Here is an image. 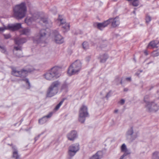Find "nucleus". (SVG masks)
Here are the masks:
<instances>
[{"label": "nucleus", "instance_id": "1", "mask_svg": "<svg viewBox=\"0 0 159 159\" xmlns=\"http://www.w3.org/2000/svg\"><path fill=\"white\" fill-rule=\"evenodd\" d=\"M34 70L33 67L30 66H27L25 69H23L21 71H18L16 68H13L12 74L13 75L22 78V80L26 84V88L27 89H29L31 87L29 79L25 78V77L27 75L28 73Z\"/></svg>", "mask_w": 159, "mask_h": 159}, {"label": "nucleus", "instance_id": "2", "mask_svg": "<svg viewBox=\"0 0 159 159\" xmlns=\"http://www.w3.org/2000/svg\"><path fill=\"white\" fill-rule=\"evenodd\" d=\"M34 21L42 23L43 22L47 27H50L52 26V23L49 21L47 18L45 17L43 14H39L34 15L32 17H28L25 20V23L28 25H30L33 24Z\"/></svg>", "mask_w": 159, "mask_h": 159}, {"label": "nucleus", "instance_id": "3", "mask_svg": "<svg viewBox=\"0 0 159 159\" xmlns=\"http://www.w3.org/2000/svg\"><path fill=\"white\" fill-rule=\"evenodd\" d=\"M27 9L25 2L17 5L13 9L14 15L17 19L24 17L25 15Z\"/></svg>", "mask_w": 159, "mask_h": 159}, {"label": "nucleus", "instance_id": "4", "mask_svg": "<svg viewBox=\"0 0 159 159\" xmlns=\"http://www.w3.org/2000/svg\"><path fill=\"white\" fill-rule=\"evenodd\" d=\"M61 74L57 67H54L44 74L43 76L46 80L51 81L59 77Z\"/></svg>", "mask_w": 159, "mask_h": 159}, {"label": "nucleus", "instance_id": "5", "mask_svg": "<svg viewBox=\"0 0 159 159\" xmlns=\"http://www.w3.org/2000/svg\"><path fill=\"white\" fill-rule=\"evenodd\" d=\"M49 34L47 32L46 30H41L40 32L39 35H35L33 38L34 43H45Z\"/></svg>", "mask_w": 159, "mask_h": 159}, {"label": "nucleus", "instance_id": "6", "mask_svg": "<svg viewBox=\"0 0 159 159\" xmlns=\"http://www.w3.org/2000/svg\"><path fill=\"white\" fill-rule=\"evenodd\" d=\"M82 63L80 60H77L70 66L68 70V74L71 76L77 74L81 70Z\"/></svg>", "mask_w": 159, "mask_h": 159}, {"label": "nucleus", "instance_id": "7", "mask_svg": "<svg viewBox=\"0 0 159 159\" xmlns=\"http://www.w3.org/2000/svg\"><path fill=\"white\" fill-rule=\"evenodd\" d=\"M148 96H146L144 98V101L146 103L145 106L147 111L149 112H156L159 109V104L153 102H148L147 99L148 98Z\"/></svg>", "mask_w": 159, "mask_h": 159}, {"label": "nucleus", "instance_id": "8", "mask_svg": "<svg viewBox=\"0 0 159 159\" xmlns=\"http://www.w3.org/2000/svg\"><path fill=\"white\" fill-rule=\"evenodd\" d=\"M60 85V82L58 81L53 82L48 90L47 96L51 97L55 95L58 93L59 87Z\"/></svg>", "mask_w": 159, "mask_h": 159}, {"label": "nucleus", "instance_id": "9", "mask_svg": "<svg viewBox=\"0 0 159 159\" xmlns=\"http://www.w3.org/2000/svg\"><path fill=\"white\" fill-rule=\"evenodd\" d=\"M139 136V132H134L132 127L128 129L125 134L126 139L129 142H132L135 140Z\"/></svg>", "mask_w": 159, "mask_h": 159}, {"label": "nucleus", "instance_id": "10", "mask_svg": "<svg viewBox=\"0 0 159 159\" xmlns=\"http://www.w3.org/2000/svg\"><path fill=\"white\" fill-rule=\"evenodd\" d=\"M89 116L87 107L83 105L80 108L79 112L78 120L79 121L83 123L85 121L86 117Z\"/></svg>", "mask_w": 159, "mask_h": 159}, {"label": "nucleus", "instance_id": "11", "mask_svg": "<svg viewBox=\"0 0 159 159\" xmlns=\"http://www.w3.org/2000/svg\"><path fill=\"white\" fill-rule=\"evenodd\" d=\"M58 25L61 26L63 31L64 32L68 31L70 30V25L69 23H66L65 20L61 18L60 16L57 20Z\"/></svg>", "mask_w": 159, "mask_h": 159}, {"label": "nucleus", "instance_id": "12", "mask_svg": "<svg viewBox=\"0 0 159 159\" xmlns=\"http://www.w3.org/2000/svg\"><path fill=\"white\" fill-rule=\"evenodd\" d=\"M79 145L78 143L71 145L69 148L68 155L71 157L74 156L79 150Z\"/></svg>", "mask_w": 159, "mask_h": 159}, {"label": "nucleus", "instance_id": "13", "mask_svg": "<svg viewBox=\"0 0 159 159\" xmlns=\"http://www.w3.org/2000/svg\"><path fill=\"white\" fill-rule=\"evenodd\" d=\"M53 36L52 39L53 41L57 43L61 44L64 42L63 38L57 31L53 32Z\"/></svg>", "mask_w": 159, "mask_h": 159}, {"label": "nucleus", "instance_id": "14", "mask_svg": "<svg viewBox=\"0 0 159 159\" xmlns=\"http://www.w3.org/2000/svg\"><path fill=\"white\" fill-rule=\"evenodd\" d=\"M21 28V24L20 23H16L15 24H10L8 25L6 29L12 31L17 30Z\"/></svg>", "mask_w": 159, "mask_h": 159}, {"label": "nucleus", "instance_id": "15", "mask_svg": "<svg viewBox=\"0 0 159 159\" xmlns=\"http://www.w3.org/2000/svg\"><path fill=\"white\" fill-rule=\"evenodd\" d=\"M53 113V112H51L46 116L40 119L39 121V123L40 124H43L45 123L48 120V119L50 118L52 116Z\"/></svg>", "mask_w": 159, "mask_h": 159}, {"label": "nucleus", "instance_id": "16", "mask_svg": "<svg viewBox=\"0 0 159 159\" xmlns=\"http://www.w3.org/2000/svg\"><path fill=\"white\" fill-rule=\"evenodd\" d=\"M67 136L68 140L73 141L77 137V132L75 130L71 131L68 134Z\"/></svg>", "mask_w": 159, "mask_h": 159}, {"label": "nucleus", "instance_id": "17", "mask_svg": "<svg viewBox=\"0 0 159 159\" xmlns=\"http://www.w3.org/2000/svg\"><path fill=\"white\" fill-rule=\"evenodd\" d=\"M108 20H109V23L111 22L112 26L114 27L117 26L120 24L119 18L118 17H116L113 19H109Z\"/></svg>", "mask_w": 159, "mask_h": 159}, {"label": "nucleus", "instance_id": "18", "mask_svg": "<svg viewBox=\"0 0 159 159\" xmlns=\"http://www.w3.org/2000/svg\"><path fill=\"white\" fill-rule=\"evenodd\" d=\"M27 41V39L25 38L21 39L16 38L15 39V43L18 45L25 43Z\"/></svg>", "mask_w": 159, "mask_h": 159}, {"label": "nucleus", "instance_id": "19", "mask_svg": "<svg viewBox=\"0 0 159 159\" xmlns=\"http://www.w3.org/2000/svg\"><path fill=\"white\" fill-rule=\"evenodd\" d=\"M109 24V20H107L103 23H98L97 25V27L98 29L101 30L105 27H106Z\"/></svg>", "mask_w": 159, "mask_h": 159}, {"label": "nucleus", "instance_id": "20", "mask_svg": "<svg viewBox=\"0 0 159 159\" xmlns=\"http://www.w3.org/2000/svg\"><path fill=\"white\" fill-rule=\"evenodd\" d=\"M103 156V152L99 151L97 152L95 154L93 155L89 159H101Z\"/></svg>", "mask_w": 159, "mask_h": 159}, {"label": "nucleus", "instance_id": "21", "mask_svg": "<svg viewBox=\"0 0 159 159\" xmlns=\"http://www.w3.org/2000/svg\"><path fill=\"white\" fill-rule=\"evenodd\" d=\"M159 41L157 40H153L150 42L147 46V48H152L157 47V45L158 44Z\"/></svg>", "mask_w": 159, "mask_h": 159}, {"label": "nucleus", "instance_id": "22", "mask_svg": "<svg viewBox=\"0 0 159 159\" xmlns=\"http://www.w3.org/2000/svg\"><path fill=\"white\" fill-rule=\"evenodd\" d=\"M121 151L122 152H124L126 155L130 153V151L127 149V147L125 143H123L121 147Z\"/></svg>", "mask_w": 159, "mask_h": 159}, {"label": "nucleus", "instance_id": "23", "mask_svg": "<svg viewBox=\"0 0 159 159\" xmlns=\"http://www.w3.org/2000/svg\"><path fill=\"white\" fill-rule=\"evenodd\" d=\"M21 34H24L26 35H28L30 34L31 33L30 30L28 28H24L22 30L20 31Z\"/></svg>", "mask_w": 159, "mask_h": 159}, {"label": "nucleus", "instance_id": "24", "mask_svg": "<svg viewBox=\"0 0 159 159\" xmlns=\"http://www.w3.org/2000/svg\"><path fill=\"white\" fill-rule=\"evenodd\" d=\"M108 56L107 54H104L101 55L99 58L101 62H105L108 59Z\"/></svg>", "mask_w": 159, "mask_h": 159}, {"label": "nucleus", "instance_id": "25", "mask_svg": "<svg viewBox=\"0 0 159 159\" xmlns=\"http://www.w3.org/2000/svg\"><path fill=\"white\" fill-rule=\"evenodd\" d=\"M12 148L13 150V157L16 159H18L19 158V156L18 155L17 150L15 147H13Z\"/></svg>", "mask_w": 159, "mask_h": 159}, {"label": "nucleus", "instance_id": "26", "mask_svg": "<svg viewBox=\"0 0 159 159\" xmlns=\"http://www.w3.org/2000/svg\"><path fill=\"white\" fill-rule=\"evenodd\" d=\"M101 95H102L101 97L102 98H106L107 99L111 96V92H108L107 93L104 94V92H102V93H101Z\"/></svg>", "mask_w": 159, "mask_h": 159}, {"label": "nucleus", "instance_id": "27", "mask_svg": "<svg viewBox=\"0 0 159 159\" xmlns=\"http://www.w3.org/2000/svg\"><path fill=\"white\" fill-rule=\"evenodd\" d=\"M152 159H159V152L156 151L152 153Z\"/></svg>", "mask_w": 159, "mask_h": 159}, {"label": "nucleus", "instance_id": "28", "mask_svg": "<svg viewBox=\"0 0 159 159\" xmlns=\"http://www.w3.org/2000/svg\"><path fill=\"white\" fill-rule=\"evenodd\" d=\"M132 2V4L134 7L138 6L139 4V0H128Z\"/></svg>", "mask_w": 159, "mask_h": 159}, {"label": "nucleus", "instance_id": "29", "mask_svg": "<svg viewBox=\"0 0 159 159\" xmlns=\"http://www.w3.org/2000/svg\"><path fill=\"white\" fill-rule=\"evenodd\" d=\"M64 101V99H62L58 104L56 107L55 108H54V110L55 111H57L58 110L59 108L62 105V103Z\"/></svg>", "mask_w": 159, "mask_h": 159}, {"label": "nucleus", "instance_id": "30", "mask_svg": "<svg viewBox=\"0 0 159 159\" xmlns=\"http://www.w3.org/2000/svg\"><path fill=\"white\" fill-rule=\"evenodd\" d=\"M152 55L154 57H157L159 55V48L157 50L154 51L152 53Z\"/></svg>", "mask_w": 159, "mask_h": 159}, {"label": "nucleus", "instance_id": "31", "mask_svg": "<svg viewBox=\"0 0 159 159\" xmlns=\"http://www.w3.org/2000/svg\"><path fill=\"white\" fill-rule=\"evenodd\" d=\"M83 48L84 49H87L89 48L88 44L87 42H84L82 44Z\"/></svg>", "mask_w": 159, "mask_h": 159}, {"label": "nucleus", "instance_id": "32", "mask_svg": "<svg viewBox=\"0 0 159 159\" xmlns=\"http://www.w3.org/2000/svg\"><path fill=\"white\" fill-rule=\"evenodd\" d=\"M0 51L2 53L6 54L7 53L6 49L5 47L0 46Z\"/></svg>", "mask_w": 159, "mask_h": 159}, {"label": "nucleus", "instance_id": "33", "mask_svg": "<svg viewBox=\"0 0 159 159\" xmlns=\"http://www.w3.org/2000/svg\"><path fill=\"white\" fill-rule=\"evenodd\" d=\"M67 85L66 84H63L61 87V89L62 90H66L67 89Z\"/></svg>", "mask_w": 159, "mask_h": 159}, {"label": "nucleus", "instance_id": "34", "mask_svg": "<svg viewBox=\"0 0 159 159\" xmlns=\"http://www.w3.org/2000/svg\"><path fill=\"white\" fill-rule=\"evenodd\" d=\"M151 17L150 16H146V22L147 23H148V22H149L150 21H151Z\"/></svg>", "mask_w": 159, "mask_h": 159}, {"label": "nucleus", "instance_id": "35", "mask_svg": "<svg viewBox=\"0 0 159 159\" xmlns=\"http://www.w3.org/2000/svg\"><path fill=\"white\" fill-rule=\"evenodd\" d=\"M14 49L16 51L19 50L21 52V47L20 46H18V47L15 46L14 47Z\"/></svg>", "mask_w": 159, "mask_h": 159}, {"label": "nucleus", "instance_id": "36", "mask_svg": "<svg viewBox=\"0 0 159 159\" xmlns=\"http://www.w3.org/2000/svg\"><path fill=\"white\" fill-rule=\"evenodd\" d=\"M6 28H7V26H4L3 27H0V31H2L6 30H8L6 29Z\"/></svg>", "mask_w": 159, "mask_h": 159}, {"label": "nucleus", "instance_id": "37", "mask_svg": "<svg viewBox=\"0 0 159 159\" xmlns=\"http://www.w3.org/2000/svg\"><path fill=\"white\" fill-rule=\"evenodd\" d=\"M51 11L54 14L55 13L57 12V8L56 7H54L53 9L51 10Z\"/></svg>", "mask_w": 159, "mask_h": 159}, {"label": "nucleus", "instance_id": "38", "mask_svg": "<svg viewBox=\"0 0 159 159\" xmlns=\"http://www.w3.org/2000/svg\"><path fill=\"white\" fill-rule=\"evenodd\" d=\"M4 37L6 39L10 38L11 37V35L10 34H4Z\"/></svg>", "mask_w": 159, "mask_h": 159}, {"label": "nucleus", "instance_id": "39", "mask_svg": "<svg viewBox=\"0 0 159 159\" xmlns=\"http://www.w3.org/2000/svg\"><path fill=\"white\" fill-rule=\"evenodd\" d=\"M125 102V100L123 99H122L120 101L119 103L121 105H122Z\"/></svg>", "mask_w": 159, "mask_h": 159}, {"label": "nucleus", "instance_id": "40", "mask_svg": "<svg viewBox=\"0 0 159 159\" xmlns=\"http://www.w3.org/2000/svg\"><path fill=\"white\" fill-rule=\"evenodd\" d=\"M116 80H117L118 82H117V84H118L119 83H122V80L120 78H118Z\"/></svg>", "mask_w": 159, "mask_h": 159}, {"label": "nucleus", "instance_id": "41", "mask_svg": "<svg viewBox=\"0 0 159 159\" xmlns=\"http://www.w3.org/2000/svg\"><path fill=\"white\" fill-rule=\"evenodd\" d=\"M127 155L125 154H124L123 155L121 156L120 159H125L124 157Z\"/></svg>", "mask_w": 159, "mask_h": 159}, {"label": "nucleus", "instance_id": "42", "mask_svg": "<svg viewBox=\"0 0 159 159\" xmlns=\"http://www.w3.org/2000/svg\"><path fill=\"white\" fill-rule=\"evenodd\" d=\"M40 135H39L35 137L34 138L35 142H36L39 138Z\"/></svg>", "mask_w": 159, "mask_h": 159}, {"label": "nucleus", "instance_id": "43", "mask_svg": "<svg viewBox=\"0 0 159 159\" xmlns=\"http://www.w3.org/2000/svg\"><path fill=\"white\" fill-rule=\"evenodd\" d=\"M131 78L130 77H127L126 78V80L129 81H131Z\"/></svg>", "mask_w": 159, "mask_h": 159}, {"label": "nucleus", "instance_id": "44", "mask_svg": "<svg viewBox=\"0 0 159 159\" xmlns=\"http://www.w3.org/2000/svg\"><path fill=\"white\" fill-rule=\"evenodd\" d=\"M144 53L146 55H148V52H147V51L146 50L144 51Z\"/></svg>", "mask_w": 159, "mask_h": 159}, {"label": "nucleus", "instance_id": "45", "mask_svg": "<svg viewBox=\"0 0 159 159\" xmlns=\"http://www.w3.org/2000/svg\"><path fill=\"white\" fill-rule=\"evenodd\" d=\"M128 89L126 88H124V91H128Z\"/></svg>", "mask_w": 159, "mask_h": 159}, {"label": "nucleus", "instance_id": "46", "mask_svg": "<svg viewBox=\"0 0 159 159\" xmlns=\"http://www.w3.org/2000/svg\"><path fill=\"white\" fill-rule=\"evenodd\" d=\"M118 110L116 109V110H115L114 111V112L115 113H116L118 112Z\"/></svg>", "mask_w": 159, "mask_h": 159}, {"label": "nucleus", "instance_id": "47", "mask_svg": "<svg viewBox=\"0 0 159 159\" xmlns=\"http://www.w3.org/2000/svg\"><path fill=\"white\" fill-rule=\"evenodd\" d=\"M17 57H22V55H19V56H18L17 55Z\"/></svg>", "mask_w": 159, "mask_h": 159}, {"label": "nucleus", "instance_id": "48", "mask_svg": "<svg viewBox=\"0 0 159 159\" xmlns=\"http://www.w3.org/2000/svg\"><path fill=\"white\" fill-rule=\"evenodd\" d=\"M23 120V119H22L21 120H20V124H21V122Z\"/></svg>", "mask_w": 159, "mask_h": 159}, {"label": "nucleus", "instance_id": "49", "mask_svg": "<svg viewBox=\"0 0 159 159\" xmlns=\"http://www.w3.org/2000/svg\"><path fill=\"white\" fill-rule=\"evenodd\" d=\"M135 11H133V13H135Z\"/></svg>", "mask_w": 159, "mask_h": 159}, {"label": "nucleus", "instance_id": "50", "mask_svg": "<svg viewBox=\"0 0 159 159\" xmlns=\"http://www.w3.org/2000/svg\"><path fill=\"white\" fill-rule=\"evenodd\" d=\"M136 74L137 75H139V74H138V73H136Z\"/></svg>", "mask_w": 159, "mask_h": 159}, {"label": "nucleus", "instance_id": "51", "mask_svg": "<svg viewBox=\"0 0 159 159\" xmlns=\"http://www.w3.org/2000/svg\"><path fill=\"white\" fill-rule=\"evenodd\" d=\"M42 46H44V45H41Z\"/></svg>", "mask_w": 159, "mask_h": 159}]
</instances>
